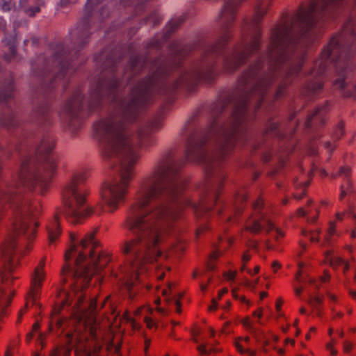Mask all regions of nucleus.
<instances>
[{
	"label": "nucleus",
	"instance_id": "nucleus-28",
	"mask_svg": "<svg viewBox=\"0 0 356 356\" xmlns=\"http://www.w3.org/2000/svg\"><path fill=\"white\" fill-rule=\"evenodd\" d=\"M335 227L334 223L331 224L330 228L327 230V236L325 237L327 242L329 241L330 237L334 233Z\"/></svg>",
	"mask_w": 356,
	"mask_h": 356
},
{
	"label": "nucleus",
	"instance_id": "nucleus-47",
	"mask_svg": "<svg viewBox=\"0 0 356 356\" xmlns=\"http://www.w3.org/2000/svg\"><path fill=\"white\" fill-rule=\"evenodd\" d=\"M330 278V275H328V274H325V275H324V276H323V277H321V280L322 282H325L329 281Z\"/></svg>",
	"mask_w": 356,
	"mask_h": 356
},
{
	"label": "nucleus",
	"instance_id": "nucleus-38",
	"mask_svg": "<svg viewBox=\"0 0 356 356\" xmlns=\"http://www.w3.org/2000/svg\"><path fill=\"white\" fill-rule=\"evenodd\" d=\"M217 306H218V304H217L216 300L215 299H213L211 301V305L209 307V309L210 311L215 310V309H216Z\"/></svg>",
	"mask_w": 356,
	"mask_h": 356
},
{
	"label": "nucleus",
	"instance_id": "nucleus-17",
	"mask_svg": "<svg viewBox=\"0 0 356 356\" xmlns=\"http://www.w3.org/2000/svg\"><path fill=\"white\" fill-rule=\"evenodd\" d=\"M152 310L149 307H145L143 309H138L135 311V316H138L140 314H144V321H145L147 326L149 327H152L154 325V321L147 316V314L152 313Z\"/></svg>",
	"mask_w": 356,
	"mask_h": 356
},
{
	"label": "nucleus",
	"instance_id": "nucleus-7",
	"mask_svg": "<svg viewBox=\"0 0 356 356\" xmlns=\"http://www.w3.org/2000/svg\"><path fill=\"white\" fill-rule=\"evenodd\" d=\"M86 179L83 172H74L70 179L65 184L62 190L63 207L56 213L53 220L47 225L48 237L50 243L60 236V214L72 224L81 223L86 218L92 214H100L104 211V205L98 204L96 207L87 204L88 192L82 183Z\"/></svg>",
	"mask_w": 356,
	"mask_h": 356
},
{
	"label": "nucleus",
	"instance_id": "nucleus-26",
	"mask_svg": "<svg viewBox=\"0 0 356 356\" xmlns=\"http://www.w3.org/2000/svg\"><path fill=\"white\" fill-rule=\"evenodd\" d=\"M343 95L346 97H356V86H353L352 90H345L343 91Z\"/></svg>",
	"mask_w": 356,
	"mask_h": 356
},
{
	"label": "nucleus",
	"instance_id": "nucleus-52",
	"mask_svg": "<svg viewBox=\"0 0 356 356\" xmlns=\"http://www.w3.org/2000/svg\"><path fill=\"white\" fill-rule=\"evenodd\" d=\"M309 154L312 155H315L317 154V149L314 147H311L309 148Z\"/></svg>",
	"mask_w": 356,
	"mask_h": 356
},
{
	"label": "nucleus",
	"instance_id": "nucleus-61",
	"mask_svg": "<svg viewBox=\"0 0 356 356\" xmlns=\"http://www.w3.org/2000/svg\"><path fill=\"white\" fill-rule=\"evenodd\" d=\"M254 316H258L259 318H260L262 315V312L261 311H260L259 312H258L257 311H255L253 314Z\"/></svg>",
	"mask_w": 356,
	"mask_h": 356
},
{
	"label": "nucleus",
	"instance_id": "nucleus-3",
	"mask_svg": "<svg viewBox=\"0 0 356 356\" xmlns=\"http://www.w3.org/2000/svg\"><path fill=\"white\" fill-rule=\"evenodd\" d=\"M102 0H88L85 13L63 41H54L48 50L31 63L35 76L41 79L47 89L52 90L60 83L65 87L69 76L74 72L86 59L81 51L88 42L92 33L102 27L101 22L110 15L107 6H101Z\"/></svg>",
	"mask_w": 356,
	"mask_h": 356
},
{
	"label": "nucleus",
	"instance_id": "nucleus-55",
	"mask_svg": "<svg viewBox=\"0 0 356 356\" xmlns=\"http://www.w3.org/2000/svg\"><path fill=\"white\" fill-rule=\"evenodd\" d=\"M175 305L177 306V312H178V313L181 312V309H180L181 303H180V302L178 301V300H175Z\"/></svg>",
	"mask_w": 356,
	"mask_h": 356
},
{
	"label": "nucleus",
	"instance_id": "nucleus-45",
	"mask_svg": "<svg viewBox=\"0 0 356 356\" xmlns=\"http://www.w3.org/2000/svg\"><path fill=\"white\" fill-rule=\"evenodd\" d=\"M170 289H171V284L169 283L168 284V288L165 289H163V291H162V293L163 295V296H166L168 293V291H170Z\"/></svg>",
	"mask_w": 356,
	"mask_h": 356
},
{
	"label": "nucleus",
	"instance_id": "nucleus-6",
	"mask_svg": "<svg viewBox=\"0 0 356 356\" xmlns=\"http://www.w3.org/2000/svg\"><path fill=\"white\" fill-rule=\"evenodd\" d=\"M356 50V23L349 19L343 26L339 35L333 36L328 44L323 49L320 58L316 60L308 75L313 77L304 86L302 95L312 98L323 89V76L329 63L335 65L338 78L334 81L337 88L345 89L346 80L350 72L349 59Z\"/></svg>",
	"mask_w": 356,
	"mask_h": 356
},
{
	"label": "nucleus",
	"instance_id": "nucleus-48",
	"mask_svg": "<svg viewBox=\"0 0 356 356\" xmlns=\"http://www.w3.org/2000/svg\"><path fill=\"white\" fill-rule=\"evenodd\" d=\"M276 234L277 235L275 236V239L277 240L279 237H282L284 236L283 233L281 230L276 229Z\"/></svg>",
	"mask_w": 356,
	"mask_h": 356
},
{
	"label": "nucleus",
	"instance_id": "nucleus-20",
	"mask_svg": "<svg viewBox=\"0 0 356 356\" xmlns=\"http://www.w3.org/2000/svg\"><path fill=\"white\" fill-rule=\"evenodd\" d=\"M320 234V230L319 229H316L314 231H311V232H307V231H302V234L305 236H309L310 237V241L312 242H318V234Z\"/></svg>",
	"mask_w": 356,
	"mask_h": 356
},
{
	"label": "nucleus",
	"instance_id": "nucleus-9",
	"mask_svg": "<svg viewBox=\"0 0 356 356\" xmlns=\"http://www.w3.org/2000/svg\"><path fill=\"white\" fill-rule=\"evenodd\" d=\"M44 266V261L43 260L40 261L39 266L35 268L31 277V289L28 295L29 300H31L33 303H35L40 297V289L45 277V273L43 270Z\"/></svg>",
	"mask_w": 356,
	"mask_h": 356
},
{
	"label": "nucleus",
	"instance_id": "nucleus-18",
	"mask_svg": "<svg viewBox=\"0 0 356 356\" xmlns=\"http://www.w3.org/2000/svg\"><path fill=\"white\" fill-rule=\"evenodd\" d=\"M323 301V296H312L309 295V300H307L308 304L316 309L317 314L320 315L319 306L322 305Z\"/></svg>",
	"mask_w": 356,
	"mask_h": 356
},
{
	"label": "nucleus",
	"instance_id": "nucleus-8",
	"mask_svg": "<svg viewBox=\"0 0 356 356\" xmlns=\"http://www.w3.org/2000/svg\"><path fill=\"white\" fill-rule=\"evenodd\" d=\"M34 121L38 131L27 140L15 145L5 146L0 144V159L2 157L10 158L13 151L19 159H56L51 154L55 140L48 132L52 124L51 108L49 102L38 105L35 111Z\"/></svg>",
	"mask_w": 356,
	"mask_h": 356
},
{
	"label": "nucleus",
	"instance_id": "nucleus-33",
	"mask_svg": "<svg viewBox=\"0 0 356 356\" xmlns=\"http://www.w3.org/2000/svg\"><path fill=\"white\" fill-rule=\"evenodd\" d=\"M12 3L10 2H4L1 6L3 11H9L11 9Z\"/></svg>",
	"mask_w": 356,
	"mask_h": 356
},
{
	"label": "nucleus",
	"instance_id": "nucleus-56",
	"mask_svg": "<svg viewBox=\"0 0 356 356\" xmlns=\"http://www.w3.org/2000/svg\"><path fill=\"white\" fill-rule=\"evenodd\" d=\"M156 302H157V313L158 312H163V309H161L159 305L160 304V298L157 297V300H156Z\"/></svg>",
	"mask_w": 356,
	"mask_h": 356
},
{
	"label": "nucleus",
	"instance_id": "nucleus-22",
	"mask_svg": "<svg viewBox=\"0 0 356 356\" xmlns=\"http://www.w3.org/2000/svg\"><path fill=\"white\" fill-rule=\"evenodd\" d=\"M50 356H70V351L65 348H56L52 351Z\"/></svg>",
	"mask_w": 356,
	"mask_h": 356
},
{
	"label": "nucleus",
	"instance_id": "nucleus-50",
	"mask_svg": "<svg viewBox=\"0 0 356 356\" xmlns=\"http://www.w3.org/2000/svg\"><path fill=\"white\" fill-rule=\"evenodd\" d=\"M40 328V325L38 322L35 323L33 325V333L34 332H37Z\"/></svg>",
	"mask_w": 356,
	"mask_h": 356
},
{
	"label": "nucleus",
	"instance_id": "nucleus-42",
	"mask_svg": "<svg viewBox=\"0 0 356 356\" xmlns=\"http://www.w3.org/2000/svg\"><path fill=\"white\" fill-rule=\"evenodd\" d=\"M227 291H228L227 289H222V290H220L218 293V298L220 299L226 293H227Z\"/></svg>",
	"mask_w": 356,
	"mask_h": 356
},
{
	"label": "nucleus",
	"instance_id": "nucleus-19",
	"mask_svg": "<svg viewBox=\"0 0 356 356\" xmlns=\"http://www.w3.org/2000/svg\"><path fill=\"white\" fill-rule=\"evenodd\" d=\"M344 124L341 122H339L336 128L334 129V133L332 134V139L334 140H339L344 135Z\"/></svg>",
	"mask_w": 356,
	"mask_h": 356
},
{
	"label": "nucleus",
	"instance_id": "nucleus-14",
	"mask_svg": "<svg viewBox=\"0 0 356 356\" xmlns=\"http://www.w3.org/2000/svg\"><path fill=\"white\" fill-rule=\"evenodd\" d=\"M3 41L8 49V52L4 53V59L8 62H10L15 58L17 54L16 38L10 35L9 38L6 37Z\"/></svg>",
	"mask_w": 356,
	"mask_h": 356
},
{
	"label": "nucleus",
	"instance_id": "nucleus-15",
	"mask_svg": "<svg viewBox=\"0 0 356 356\" xmlns=\"http://www.w3.org/2000/svg\"><path fill=\"white\" fill-rule=\"evenodd\" d=\"M184 20L185 17L183 15L172 19L165 26L164 38H167L169 37L170 34L175 32L184 23Z\"/></svg>",
	"mask_w": 356,
	"mask_h": 356
},
{
	"label": "nucleus",
	"instance_id": "nucleus-57",
	"mask_svg": "<svg viewBox=\"0 0 356 356\" xmlns=\"http://www.w3.org/2000/svg\"><path fill=\"white\" fill-rule=\"evenodd\" d=\"M323 146L325 149H330L332 146V144L330 141H327L324 143Z\"/></svg>",
	"mask_w": 356,
	"mask_h": 356
},
{
	"label": "nucleus",
	"instance_id": "nucleus-11",
	"mask_svg": "<svg viewBox=\"0 0 356 356\" xmlns=\"http://www.w3.org/2000/svg\"><path fill=\"white\" fill-rule=\"evenodd\" d=\"M328 103L316 108L314 111L309 114L305 122L307 128H313L323 124L325 121V115L328 111Z\"/></svg>",
	"mask_w": 356,
	"mask_h": 356
},
{
	"label": "nucleus",
	"instance_id": "nucleus-32",
	"mask_svg": "<svg viewBox=\"0 0 356 356\" xmlns=\"http://www.w3.org/2000/svg\"><path fill=\"white\" fill-rule=\"evenodd\" d=\"M197 350L202 355H208L209 354L208 350L207 349L206 346L204 345H201V346H198Z\"/></svg>",
	"mask_w": 356,
	"mask_h": 356
},
{
	"label": "nucleus",
	"instance_id": "nucleus-58",
	"mask_svg": "<svg viewBox=\"0 0 356 356\" xmlns=\"http://www.w3.org/2000/svg\"><path fill=\"white\" fill-rule=\"evenodd\" d=\"M267 296H268V293L267 292L262 291V292L260 293V298L261 300H263L264 298L267 297Z\"/></svg>",
	"mask_w": 356,
	"mask_h": 356
},
{
	"label": "nucleus",
	"instance_id": "nucleus-30",
	"mask_svg": "<svg viewBox=\"0 0 356 356\" xmlns=\"http://www.w3.org/2000/svg\"><path fill=\"white\" fill-rule=\"evenodd\" d=\"M337 264L339 265L343 264L344 265V271L348 270L350 268V265L348 262L345 261L343 259L339 258L337 259Z\"/></svg>",
	"mask_w": 356,
	"mask_h": 356
},
{
	"label": "nucleus",
	"instance_id": "nucleus-25",
	"mask_svg": "<svg viewBox=\"0 0 356 356\" xmlns=\"http://www.w3.org/2000/svg\"><path fill=\"white\" fill-rule=\"evenodd\" d=\"M97 308V302L96 300L91 299L88 303V309L91 314H95Z\"/></svg>",
	"mask_w": 356,
	"mask_h": 356
},
{
	"label": "nucleus",
	"instance_id": "nucleus-64",
	"mask_svg": "<svg viewBox=\"0 0 356 356\" xmlns=\"http://www.w3.org/2000/svg\"><path fill=\"white\" fill-rule=\"evenodd\" d=\"M204 230V227H200L197 232H196V234L197 235H199L201 232H202Z\"/></svg>",
	"mask_w": 356,
	"mask_h": 356
},
{
	"label": "nucleus",
	"instance_id": "nucleus-51",
	"mask_svg": "<svg viewBox=\"0 0 356 356\" xmlns=\"http://www.w3.org/2000/svg\"><path fill=\"white\" fill-rule=\"evenodd\" d=\"M298 214L299 216H305L306 213L302 208H300L298 209Z\"/></svg>",
	"mask_w": 356,
	"mask_h": 356
},
{
	"label": "nucleus",
	"instance_id": "nucleus-5",
	"mask_svg": "<svg viewBox=\"0 0 356 356\" xmlns=\"http://www.w3.org/2000/svg\"><path fill=\"white\" fill-rule=\"evenodd\" d=\"M70 238L71 246L65 253V264L62 271L63 282H70V291L64 288L60 294L63 296L62 307L70 305L74 296L75 305H81L84 299L83 289L88 285L92 275L109 261V259L102 253L94 233L87 234L80 241L74 234H70Z\"/></svg>",
	"mask_w": 356,
	"mask_h": 356
},
{
	"label": "nucleus",
	"instance_id": "nucleus-37",
	"mask_svg": "<svg viewBox=\"0 0 356 356\" xmlns=\"http://www.w3.org/2000/svg\"><path fill=\"white\" fill-rule=\"evenodd\" d=\"M225 276L227 277V278L228 280H233L235 278L236 273L235 272L229 271V272L226 273Z\"/></svg>",
	"mask_w": 356,
	"mask_h": 356
},
{
	"label": "nucleus",
	"instance_id": "nucleus-62",
	"mask_svg": "<svg viewBox=\"0 0 356 356\" xmlns=\"http://www.w3.org/2000/svg\"><path fill=\"white\" fill-rule=\"evenodd\" d=\"M156 255H157V259L159 257H161L163 256V252L161 250H160L158 248H157V253H156Z\"/></svg>",
	"mask_w": 356,
	"mask_h": 356
},
{
	"label": "nucleus",
	"instance_id": "nucleus-43",
	"mask_svg": "<svg viewBox=\"0 0 356 356\" xmlns=\"http://www.w3.org/2000/svg\"><path fill=\"white\" fill-rule=\"evenodd\" d=\"M247 199H248V197L246 196V195L242 194V195H240L237 197V201L245 202L247 200Z\"/></svg>",
	"mask_w": 356,
	"mask_h": 356
},
{
	"label": "nucleus",
	"instance_id": "nucleus-60",
	"mask_svg": "<svg viewBox=\"0 0 356 356\" xmlns=\"http://www.w3.org/2000/svg\"><path fill=\"white\" fill-rule=\"evenodd\" d=\"M301 273H302L301 270H298V273H297V274H296V280H298V281H299V282H300V275H301Z\"/></svg>",
	"mask_w": 356,
	"mask_h": 356
},
{
	"label": "nucleus",
	"instance_id": "nucleus-39",
	"mask_svg": "<svg viewBox=\"0 0 356 356\" xmlns=\"http://www.w3.org/2000/svg\"><path fill=\"white\" fill-rule=\"evenodd\" d=\"M281 267V264L275 261L272 264V268H273L274 271L276 272Z\"/></svg>",
	"mask_w": 356,
	"mask_h": 356
},
{
	"label": "nucleus",
	"instance_id": "nucleus-13",
	"mask_svg": "<svg viewBox=\"0 0 356 356\" xmlns=\"http://www.w3.org/2000/svg\"><path fill=\"white\" fill-rule=\"evenodd\" d=\"M70 343H72V346L75 348L76 353L79 351L83 352V356H100L95 352V350L92 352L88 347L86 342L82 341L81 337H72L70 339Z\"/></svg>",
	"mask_w": 356,
	"mask_h": 356
},
{
	"label": "nucleus",
	"instance_id": "nucleus-46",
	"mask_svg": "<svg viewBox=\"0 0 356 356\" xmlns=\"http://www.w3.org/2000/svg\"><path fill=\"white\" fill-rule=\"evenodd\" d=\"M303 291L302 287H297L295 289V292L297 296H300Z\"/></svg>",
	"mask_w": 356,
	"mask_h": 356
},
{
	"label": "nucleus",
	"instance_id": "nucleus-31",
	"mask_svg": "<svg viewBox=\"0 0 356 356\" xmlns=\"http://www.w3.org/2000/svg\"><path fill=\"white\" fill-rule=\"evenodd\" d=\"M340 189H341V193L339 195V198L341 200L346 195L347 193L349 191L346 190V187H345L344 184H341Z\"/></svg>",
	"mask_w": 356,
	"mask_h": 356
},
{
	"label": "nucleus",
	"instance_id": "nucleus-49",
	"mask_svg": "<svg viewBox=\"0 0 356 356\" xmlns=\"http://www.w3.org/2000/svg\"><path fill=\"white\" fill-rule=\"evenodd\" d=\"M156 238H157V244L163 240V238H162V236H161V233L160 232V231L159 230V228L157 227V236H156Z\"/></svg>",
	"mask_w": 356,
	"mask_h": 356
},
{
	"label": "nucleus",
	"instance_id": "nucleus-4",
	"mask_svg": "<svg viewBox=\"0 0 356 356\" xmlns=\"http://www.w3.org/2000/svg\"><path fill=\"white\" fill-rule=\"evenodd\" d=\"M156 174L153 172L141 183L127 218L125 226L135 238L124 241L121 249L127 261L120 280L130 297L139 282V271L144 264L155 260L156 246Z\"/></svg>",
	"mask_w": 356,
	"mask_h": 356
},
{
	"label": "nucleus",
	"instance_id": "nucleus-59",
	"mask_svg": "<svg viewBox=\"0 0 356 356\" xmlns=\"http://www.w3.org/2000/svg\"><path fill=\"white\" fill-rule=\"evenodd\" d=\"M270 161V155H265V156H264V161L265 163H267V162H268V161Z\"/></svg>",
	"mask_w": 356,
	"mask_h": 356
},
{
	"label": "nucleus",
	"instance_id": "nucleus-2",
	"mask_svg": "<svg viewBox=\"0 0 356 356\" xmlns=\"http://www.w3.org/2000/svg\"><path fill=\"white\" fill-rule=\"evenodd\" d=\"M346 0H310L296 14L284 15L271 30L266 56H260L242 73L236 83H291L298 76L305 59V47L318 38V29L341 13ZM269 0H258L250 19L245 18L240 40L225 54L222 70L234 73L260 48L261 22Z\"/></svg>",
	"mask_w": 356,
	"mask_h": 356
},
{
	"label": "nucleus",
	"instance_id": "nucleus-54",
	"mask_svg": "<svg viewBox=\"0 0 356 356\" xmlns=\"http://www.w3.org/2000/svg\"><path fill=\"white\" fill-rule=\"evenodd\" d=\"M33 337V333L32 332L29 333V334H27L26 337V341L28 343L30 342L31 340L32 339Z\"/></svg>",
	"mask_w": 356,
	"mask_h": 356
},
{
	"label": "nucleus",
	"instance_id": "nucleus-16",
	"mask_svg": "<svg viewBox=\"0 0 356 356\" xmlns=\"http://www.w3.org/2000/svg\"><path fill=\"white\" fill-rule=\"evenodd\" d=\"M265 135L266 136L268 135H274L278 138L284 137V134H282L278 129V124L276 122H273L272 120L268 122L266 125Z\"/></svg>",
	"mask_w": 356,
	"mask_h": 356
},
{
	"label": "nucleus",
	"instance_id": "nucleus-41",
	"mask_svg": "<svg viewBox=\"0 0 356 356\" xmlns=\"http://www.w3.org/2000/svg\"><path fill=\"white\" fill-rule=\"evenodd\" d=\"M282 305V300L281 298H278L276 301L275 307L277 312H279L281 309V307Z\"/></svg>",
	"mask_w": 356,
	"mask_h": 356
},
{
	"label": "nucleus",
	"instance_id": "nucleus-10",
	"mask_svg": "<svg viewBox=\"0 0 356 356\" xmlns=\"http://www.w3.org/2000/svg\"><path fill=\"white\" fill-rule=\"evenodd\" d=\"M263 229L267 232L275 229L271 221L263 214H261L258 218L250 219L247 222L246 229L252 233L257 234Z\"/></svg>",
	"mask_w": 356,
	"mask_h": 356
},
{
	"label": "nucleus",
	"instance_id": "nucleus-63",
	"mask_svg": "<svg viewBox=\"0 0 356 356\" xmlns=\"http://www.w3.org/2000/svg\"><path fill=\"white\" fill-rule=\"evenodd\" d=\"M309 283L311 284H315V283L316 282V280L314 279V278H309V280H308Z\"/></svg>",
	"mask_w": 356,
	"mask_h": 356
},
{
	"label": "nucleus",
	"instance_id": "nucleus-23",
	"mask_svg": "<svg viewBox=\"0 0 356 356\" xmlns=\"http://www.w3.org/2000/svg\"><path fill=\"white\" fill-rule=\"evenodd\" d=\"M236 348L238 350V352L241 353H246L248 355V356H254L255 351L252 350L250 349H245L242 347V346L238 342H236Z\"/></svg>",
	"mask_w": 356,
	"mask_h": 356
},
{
	"label": "nucleus",
	"instance_id": "nucleus-44",
	"mask_svg": "<svg viewBox=\"0 0 356 356\" xmlns=\"http://www.w3.org/2000/svg\"><path fill=\"white\" fill-rule=\"evenodd\" d=\"M344 350L346 352V353H348L349 351H350V350L352 349V345L349 343H346L344 344Z\"/></svg>",
	"mask_w": 356,
	"mask_h": 356
},
{
	"label": "nucleus",
	"instance_id": "nucleus-27",
	"mask_svg": "<svg viewBox=\"0 0 356 356\" xmlns=\"http://www.w3.org/2000/svg\"><path fill=\"white\" fill-rule=\"evenodd\" d=\"M124 319L127 322L130 323L134 328H136L137 327L136 320L134 318H133L132 316H131L130 314H126L124 315Z\"/></svg>",
	"mask_w": 356,
	"mask_h": 356
},
{
	"label": "nucleus",
	"instance_id": "nucleus-24",
	"mask_svg": "<svg viewBox=\"0 0 356 356\" xmlns=\"http://www.w3.org/2000/svg\"><path fill=\"white\" fill-rule=\"evenodd\" d=\"M165 111L157 112V131L163 127V122L165 119Z\"/></svg>",
	"mask_w": 356,
	"mask_h": 356
},
{
	"label": "nucleus",
	"instance_id": "nucleus-34",
	"mask_svg": "<svg viewBox=\"0 0 356 356\" xmlns=\"http://www.w3.org/2000/svg\"><path fill=\"white\" fill-rule=\"evenodd\" d=\"M346 187V190L350 192L351 191V181L349 178H346L345 183L343 184Z\"/></svg>",
	"mask_w": 356,
	"mask_h": 356
},
{
	"label": "nucleus",
	"instance_id": "nucleus-36",
	"mask_svg": "<svg viewBox=\"0 0 356 356\" xmlns=\"http://www.w3.org/2000/svg\"><path fill=\"white\" fill-rule=\"evenodd\" d=\"M251 259V256L248 253V252H245L242 257V261L243 264L248 262Z\"/></svg>",
	"mask_w": 356,
	"mask_h": 356
},
{
	"label": "nucleus",
	"instance_id": "nucleus-12",
	"mask_svg": "<svg viewBox=\"0 0 356 356\" xmlns=\"http://www.w3.org/2000/svg\"><path fill=\"white\" fill-rule=\"evenodd\" d=\"M19 5L25 13L29 16H34L40 10L42 0H20Z\"/></svg>",
	"mask_w": 356,
	"mask_h": 356
},
{
	"label": "nucleus",
	"instance_id": "nucleus-21",
	"mask_svg": "<svg viewBox=\"0 0 356 356\" xmlns=\"http://www.w3.org/2000/svg\"><path fill=\"white\" fill-rule=\"evenodd\" d=\"M220 255V253L218 251L213 252L210 256V261L207 264V269L209 270H213L215 268L214 264L212 263V260L217 259Z\"/></svg>",
	"mask_w": 356,
	"mask_h": 356
},
{
	"label": "nucleus",
	"instance_id": "nucleus-40",
	"mask_svg": "<svg viewBox=\"0 0 356 356\" xmlns=\"http://www.w3.org/2000/svg\"><path fill=\"white\" fill-rule=\"evenodd\" d=\"M232 294H233V297H234V298H236V299L239 298V299H240L242 302H246V300H245V297H243V296H242V297H241V298H239V297H238V295H237V293H236V290H233V291H232Z\"/></svg>",
	"mask_w": 356,
	"mask_h": 356
},
{
	"label": "nucleus",
	"instance_id": "nucleus-35",
	"mask_svg": "<svg viewBox=\"0 0 356 356\" xmlns=\"http://www.w3.org/2000/svg\"><path fill=\"white\" fill-rule=\"evenodd\" d=\"M262 205V200H257L255 201L253 204V207L255 210H259Z\"/></svg>",
	"mask_w": 356,
	"mask_h": 356
},
{
	"label": "nucleus",
	"instance_id": "nucleus-1",
	"mask_svg": "<svg viewBox=\"0 0 356 356\" xmlns=\"http://www.w3.org/2000/svg\"><path fill=\"white\" fill-rule=\"evenodd\" d=\"M124 54H99L95 63L100 72L87 95L79 87L63 106L60 117L75 134L85 120L99 111L104 102L116 105L115 113L97 121L94 134L104 159L111 160L116 175L104 183L102 198L105 211L113 212L124 202L134 166L138 159L136 147L145 145L154 133V124L147 122L134 133L136 122L151 101L156 87V71L147 55L131 54L125 66Z\"/></svg>",
	"mask_w": 356,
	"mask_h": 356
},
{
	"label": "nucleus",
	"instance_id": "nucleus-53",
	"mask_svg": "<svg viewBox=\"0 0 356 356\" xmlns=\"http://www.w3.org/2000/svg\"><path fill=\"white\" fill-rule=\"evenodd\" d=\"M250 248H252V249H257V247H258V244L256 241H252L250 245H249Z\"/></svg>",
	"mask_w": 356,
	"mask_h": 356
},
{
	"label": "nucleus",
	"instance_id": "nucleus-29",
	"mask_svg": "<svg viewBox=\"0 0 356 356\" xmlns=\"http://www.w3.org/2000/svg\"><path fill=\"white\" fill-rule=\"evenodd\" d=\"M350 170L348 167H341L339 170V175H344L346 178H348Z\"/></svg>",
	"mask_w": 356,
	"mask_h": 356
}]
</instances>
